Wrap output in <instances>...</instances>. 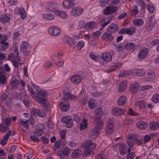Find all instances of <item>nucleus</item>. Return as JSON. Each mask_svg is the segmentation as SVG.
I'll return each instance as SVG.
<instances>
[{"instance_id":"nucleus-1","label":"nucleus","mask_w":159,"mask_h":159,"mask_svg":"<svg viewBox=\"0 0 159 159\" xmlns=\"http://www.w3.org/2000/svg\"><path fill=\"white\" fill-rule=\"evenodd\" d=\"M36 92L37 95V102L39 104H43L47 100V95L48 93L43 89H37Z\"/></svg>"},{"instance_id":"nucleus-2","label":"nucleus","mask_w":159,"mask_h":159,"mask_svg":"<svg viewBox=\"0 0 159 159\" xmlns=\"http://www.w3.org/2000/svg\"><path fill=\"white\" fill-rule=\"evenodd\" d=\"M82 146L85 148L84 154L86 156L93 152V151L89 148L91 147L92 149H94L96 147L95 144H93L92 141L90 139L85 141Z\"/></svg>"},{"instance_id":"nucleus-3","label":"nucleus","mask_w":159,"mask_h":159,"mask_svg":"<svg viewBox=\"0 0 159 159\" xmlns=\"http://www.w3.org/2000/svg\"><path fill=\"white\" fill-rule=\"evenodd\" d=\"M100 123L95 124V126L93 129L90 132L89 136V138L94 139L98 137V132L103 126L102 124V121H101Z\"/></svg>"},{"instance_id":"nucleus-4","label":"nucleus","mask_w":159,"mask_h":159,"mask_svg":"<svg viewBox=\"0 0 159 159\" xmlns=\"http://www.w3.org/2000/svg\"><path fill=\"white\" fill-rule=\"evenodd\" d=\"M114 120L113 118L108 119L107 122V127L106 129V134L108 135L111 134L114 131Z\"/></svg>"},{"instance_id":"nucleus-5","label":"nucleus","mask_w":159,"mask_h":159,"mask_svg":"<svg viewBox=\"0 0 159 159\" xmlns=\"http://www.w3.org/2000/svg\"><path fill=\"white\" fill-rule=\"evenodd\" d=\"M95 115L94 116V119L93 121V124H98L101 121L103 125V121L100 120V118L103 114L102 109L100 108H97L95 109Z\"/></svg>"},{"instance_id":"nucleus-6","label":"nucleus","mask_w":159,"mask_h":159,"mask_svg":"<svg viewBox=\"0 0 159 159\" xmlns=\"http://www.w3.org/2000/svg\"><path fill=\"white\" fill-rule=\"evenodd\" d=\"M20 50L24 55H27L30 51V48L26 41H23L21 43Z\"/></svg>"},{"instance_id":"nucleus-7","label":"nucleus","mask_w":159,"mask_h":159,"mask_svg":"<svg viewBox=\"0 0 159 159\" xmlns=\"http://www.w3.org/2000/svg\"><path fill=\"white\" fill-rule=\"evenodd\" d=\"M62 40L63 43L70 47H72L75 44V42L73 38L68 35H65L63 37Z\"/></svg>"},{"instance_id":"nucleus-8","label":"nucleus","mask_w":159,"mask_h":159,"mask_svg":"<svg viewBox=\"0 0 159 159\" xmlns=\"http://www.w3.org/2000/svg\"><path fill=\"white\" fill-rule=\"evenodd\" d=\"M59 106L60 110L63 111H67L69 109L70 104L66 99H63V102H60Z\"/></svg>"},{"instance_id":"nucleus-9","label":"nucleus","mask_w":159,"mask_h":159,"mask_svg":"<svg viewBox=\"0 0 159 159\" xmlns=\"http://www.w3.org/2000/svg\"><path fill=\"white\" fill-rule=\"evenodd\" d=\"M48 32L51 35L57 36L60 34L61 31L58 28L54 26L49 28L48 30Z\"/></svg>"},{"instance_id":"nucleus-10","label":"nucleus","mask_w":159,"mask_h":159,"mask_svg":"<svg viewBox=\"0 0 159 159\" xmlns=\"http://www.w3.org/2000/svg\"><path fill=\"white\" fill-rule=\"evenodd\" d=\"M58 5L53 2H50L48 3L47 5V8L48 10L49 11L51 12H54L57 10L58 9Z\"/></svg>"},{"instance_id":"nucleus-11","label":"nucleus","mask_w":159,"mask_h":159,"mask_svg":"<svg viewBox=\"0 0 159 159\" xmlns=\"http://www.w3.org/2000/svg\"><path fill=\"white\" fill-rule=\"evenodd\" d=\"M125 111L122 109L116 107L113 108L111 110V113L115 116H120L125 114Z\"/></svg>"},{"instance_id":"nucleus-12","label":"nucleus","mask_w":159,"mask_h":159,"mask_svg":"<svg viewBox=\"0 0 159 159\" xmlns=\"http://www.w3.org/2000/svg\"><path fill=\"white\" fill-rule=\"evenodd\" d=\"M117 7L112 6H108L104 10L103 14L105 15H109L115 12L117 10Z\"/></svg>"},{"instance_id":"nucleus-13","label":"nucleus","mask_w":159,"mask_h":159,"mask_svg":"<svg viewBox=\"0 0 159 159\" xmlns=\"http://www.w3.org/2000/svg\"><path fill=\"white\" fill-rule=\"evenodd\" d=\"M31 113L32 115H37L38 116L41 117H44L45 116V113L44 112H41L40 110L38 109H36L33 108L31 109Z\"/></svg>"},{"instance_id":"nucleus-14","label":"nucleus","mask_w":159,"mask_h":159,"mask_svg":"<svg viewBox=\"0 0 159 159\" xmlns=\"http://www.w3.org/2000/svg\"><path fill=\"white\" fill-rule=\"evenodd\" d=\"M83 9L80 7H75L73 8L71 11L72 15L75 16H78L83 12Z\"/></svg>"},{"instance_id":"nucleus-15","label":"nucleus","mask_w":159,"mask_h":159,"mask_svg":"<svg viewBox=\"0 0 159 159\" xmlns=\"http://www.w3.org/2000/svg\"><path fill=\"white\" fill-rule=\"evenodd\" d=\"M75 4V2L74 0H66L62 3L64 7L66 9H69Z\"/></svg>"},{"instance_id":"nucleus-16","label":"nucleus","mask_w":159,"mask_h":159,"mask_svg":"<svg viewBox=\"0 0 159 159\" xmlns=\"http://www.w3.org/2000/svg\"><path fill=\"white\" fill-rule=\"evenodd\" d=\"M118 30L117 25L114 24H111L107 28V31L111 33H114L117 32Z\"/></svg>"},{"instance_id":"nucleus-17","label":"nucleus","mask_w":159,"mask_h":159,"mask_svg":"<svg viewBox=\"0 0 159 159\" xmlns=\"http://www.w3.org/2000/svg\"><path fill=\"white\" fill-rule=\"evenodd\" d=\"M101 38L102 40L109 42H111L113 40V37L110 32L104 33L102 35Z\"/></svg>"},{"instance_id":"nucleus-18","label":"nucleus","mask_w":159,"mask_h":159,"mask_svg":"<svg viewBox=\"0 0 159 159\" xmlns=\"http://www.w3.org/2000/svg\"><path fill=\"white\" fill-rule=\"evenodd\" d=\"M148 49L146 48L142 49L139 53L138 57L140 59H143L145 58L148 52Z\"/></svg>"},{"instance_id":"nucleus-19","label":"nucleus","mask_w":159,"mask_h":159,"mask_svg":"<svg viewBox=\"0 0 159 159\" xmlns=\"http://www.w3.org/2000/svg\"><path fill=\"white\" fill-rule=\"evenodd\" d=\"M132 74L135 76L140 77L145 74V71L143 69H134L132 71Z\"/></svg>"},{"instance_id":"nucleus-20","label":"nucleus","mask_w":159,"mask_h":159,"mask_svg":"<svg viewBox=\"0 0 159 159\" xmlns=\"http://www.w3.org/2000/svg\"><path fill=\"white\" fill-rule=\"evenodd\" d=\"M71 81L74 84H79L82 80L80 76L78 75H74L70 77Z\"/></svg>"},{"instance_id":"nucleus-21","label":"nucleus","mask_w":159,"mask_h":159,"mask_svg":"<svg viewBox=\"0 0 159 159\" xmlns=\"http://www.w3.org/2000/svg\"><path fill=\"white\" fill-rule=\"evenodd\" d=\"M101 57L103 60L108 62H110L112 59V57L111 54L108 52L103 53L102 54Z\"/></svg>"},{"instance_id":"nucleus-22","label":"nucleus","mask_w":159,"mask_h":159,"mask_svg":"<svg viewBox=\"0 0 159 159\" xmlns=\"http://www.w3.org/2000/svg\"><path fill=\"white\" fill-rule=\"evenodd\" d=\"M0 44V50L2 51H8L9 43L6 41H1Z\"/></svg>"},{"instance_id":"nucleus-23","label":"nucleus","mask_w":159,"mask_h":159,"mask_svg":"<svg viewBox=\"0 0 159 159\" xmlns=\"http://www.w3.org/2000/svg\"><path fill=\"white\" fill-rule=\"evenodd\" d=\"M127 98L125 95H122L118 99L117 104L119 106L124 105L126 102Z\"/></svg>"},{"instance_id":"nucleus-24","label":"nucleus","mask_w":159,"mask_h":159,"mask_svg":"<svg viewBox=\"0 0 159 159\" xmlns=\"http://www.w3.org/2000/svg\"><path fill=\"white\" fill-rule=\"evenodd\" d=\"M127 86V82L125 81H123L119 84L118 89V91L120 92L124 91L126 89Z\"/></svg>"},{"instance_id":"nucleus-25","label":"nucleus","mask_w":159,"mask_h":159,"mask_svg":"<svg viewBox=\"0 0 159 159\" xmlns=\"http://www.w3.org/2000/svg\"><path fill=\"white\" fill-rule=\"evenodd\" d=\"M127 146L124 143H121L120 144L119 151L120 153L122 155H124L126 153V148Z\"/></svg>"},{"instance_id":"nucleus-26","label":"nucleus","mask_w":159,"mask_h":159,"mask_svg":"<svg viewBox=\"0 0 159 159\" xmlns=\"http://www.w3.org/2000/svg\"><path fill=\"white\" fill-rule=\"evenodd\" d=\"M136 126L139 129H144L148 127V125L146 122L141 121L137 123Z\"/></svg>"},{"instance_id":"nucleus-27","label":"nucleus","mask_w":159,"mask_h":159,"mask_svg":"<svg viewBox=\"0 0 159 159\" xmlns=\"http://www.w3.org/2000/svg\"><path fill=\"white\" fill-rule=\"evenodd\" d=\"M54 14L56 16H59L61 18H66L67 16V14L65 12L62 11L57 10L55 12Z\"/></svg>"},{"instance_id":"nucleus-28","label":"nucleus","mask_w":159,"mask_h":159,"mask_svg":"<svg viewBox=\"0 0 159 159\" xmlns=\"http://www.w3.org/2000/svg\"><path fill=\"white\" fill-rule=\"evenodd\" d=\"M155 75L154 72H152L148 73L146 77V81L147 82H152L154 79Z\"/></svg>"},{"instance_id":"nucleus-29","label":"nucleus","mask_w":159,"mask_h":159,"mask_svg":"<svg viewBox=\"0 0 159 159\" xmlns=\"http://www.w3.org/2000/svg\"><path fill=\"white\" fill-rule=\"evenodd\" d=\"M135 47V44L132 42L128 43L125 45L124 48L127 50H134Z\"/></svg>"},{"instance_id":"nucleus-30","label":"nucleus","mask_w":159,"mask_h":159,"mask_svg":"<svg viewBox=\"0 0 159 159\" xmlns=\"http://www.w3.org/2000/svg\"><path fill=\"white\" fill-rule=\"evenodd\" d=\"M0 20L2 23H7L9 22L10 18L5 14L2 15L0 16Z\"/></svg>"},{"instance_id":"nucleus-31","label":"nucleus","mask_w":159,"mask_h":159,"mask_svg":"<svg viewBox=\"0 0 159 159\" xmlns=\"http://www.w3.org/2000/svg\"><path fill=\"white\" fill-rule=\"evenodd\" d=\"M29 120H24L21 119L19 123L20 125H22L24 128H26L27 129H29V124L28 123Z\"/></svg>"},{"instance_id":"nucleus-32","label":"nucleus","mask_w":159,"mask_h":159,"mask_svg":"<svg viewBox=\"0 0 159 159\" xmlns=\"http://www.w3.org/2000/svg\"><path fill=\"white\" fill-rule=\"evenodd\" d=\"M9 129L8 126L5 125L3 123H1L0 125V131L2 133H5L8 131Z\"/></svg>"},{"instance_id":"nucleus-33","label":"nucleus","mask_w":159,"mask_h":159,"mask_svg":"<svg viewBox=\"0 0 159 159\" xmlns=\"http://www.w3.org/2000/svg\"><path fill=\"white\" fill-rule=\"evenodd\" d=\"M96 23L94 22H89L85 24L84 27L85 29H90L95 27Z\"/></svg>"},{"instance_id":"nucleus-34","label":"nucleus","mask_w":159,"mask_h":159,"mask_svg":"<svg viewBox=\"0 0 159 159\" xmlns=\"http://www.w3.org/2000/svg\"><path fill=\"white\" fill-rule=\"evenodd\" d=\"M133 23L135 25L139 26L143 25V21L141 19H136L133 20Z\"/></svg>"},{"instance_id":"nucleus-35","label":"nucleus","mask_w":159,"mask_h":159,"mask_svg":"<svg viewBox=\"0 0 159 159\" xmlns=\"http://www.w3.org/2000/svg\"><path fill=\"white\" fill-rule=\"evenodd\" d=\"M135 105L139 107V108H144L145 107V103L143 101H139L135 102Z\"/></svg>"},{"instance_id":"nucleus-36","label":"nucleus","mask_w":159,"mask_h":159,"mask_svg":"<svg viewBox=\"0 0 159 159\" xmlns=\"http://www.w3.org/2000/svg\"><path fill=\"white\" fill-rule=\"evenodd\" d=\"M19 13L21 18L22 19H24L26 18V15L25 11L24 8L21 7L19 8Z\"/></svg>"},{"instance_id":"nucleus-37","label":"nucleus","mask_w":159,"mask_h":159,"mask_svg":"<svg viewBox=\"0 0 159 159\" xmlns=\"http://www.w3.org/2000/svg\"><path fill=\"white\" fill-rule=\"evenodd\" d=\"M151 101L156 103L159 102V93H156L153 95L151 99Z\"/></svg>"},{"instance_id":"nucleus-38","label":"nucleus","mask_w":159,"mask_h":159,"mask_svg":"<svg viewBox=\"0 0 159 159\" xmlns=\"http://www.w3.org/2000/svg\"><path fill=\"white\" fill-rule=\"evenodd\" d=\"M139 86V84L138 83L133 84L130 86V90L133 92H136L138 90Z\"/></svg>"},{"instance_id":"nucleus-39","label":"nucleus","mask_w":159,"mask_h":159,"mask_svg":"<svg viewBox=\"0 0 159 159\" xmlns=\"http://www.w3.org/2000/svg\"><path fill=\"white\" fill-rule=\"evenodd\" d=\"M43 18L48 20H52L54 18V15L50 13L43 14Z\"/></svg>"},{"instance_id":"nucleus-40","label":"nucleus","mask_w":159,"mask_h":159,"mask_svg":"<svg viewBox=\"0 0 159 159\" xmlns=\"http://www.w3.org/2000/svg\"><path fill=\"white\" fill-rule=\"evenodd\" d=\"M64 98L65 99L68 98H74L75 96L74 95L72 94L69 92H66L64 93Z\"/></svg>"},{"instance_id":"nucleus-41","label":"nucleus","mask_w":159,"mask_h":159,"mask_svg":"<svg viewBox=\"0 0 159 159\" xmlns=\"http://www.w3.org/2000/svg\"><path fill=\"white\" fill-rule=\"evenodd\" d=\"M87 121V120L83 119V121L81 122L80 125V130L84 129L87 128L88 125Z\"/></svg>"},{"instance_id":"nucleus-42","label":"nucleus","mask_w":159,"mask_h":159,"mask_svg":"<svg viewBox=\"0 0 159 159\" xmlns=\"http://www.w3.org/2000/svg\"><path fill=\"white\" fill-rule=\"evenodd\" d=\"M133 8V9L131 11L130 13L132 16H134L137 15L139 12V11L138 10V7L137 5H134Z\"/></svg>"},{"instance_id":"nucleus-43","label":"nucleus","mask_w":159,"mask_h":159,"mask_svg":"<svg viewBox=\"0 0 159 159\" xmlns=\"http://www.w3.org/2000/svg\"><path fill=\"white\" fill-rule=\"evenodd\" d=\"M122 66V64L121 63H117L112 66L111 69L108 71V72H111L115 70H116Z\"/></svg>"},{"instance_id":"nucleus-44","label":"nucleus","mask_w":159,"mask_h":159,"mask_svg":"<svg viewBox=\"0 0 159 159\" xmlns=\"http://www.w3.org/2000/svg\"><path fill=\"white\" fill-rule=\"evenodd\" d=\"M127 34L131 35L135 32L136 28L134 27H130L127 28Z\"/></svg>"},{"instance_id":"nucleus-45","label":"nucleus","mask_w":159,"mask_h":159,"mask_svg":"<svg viewBox=\"0 0 159 159\" xmlns=\"http://www.w3.org/2000/svg\"><path fill=\"white\" fill-rule=\"evenodd\" d=\"M43 133V131L41 129H36L33 132V134L36 136H40Z\"/></svg>"},{"instance_id":"nucleus-46","label":"nucleus","mask_w":159,"mask_h":159,"mask_svg":"<svg viewBox=\"0 0 159 159\" xmlns=\"http://www.w3.org/2000/svg\"><path fill=\"white\" fill-rule=\"evenodd\" d=\"M150 127L151 129L152 130H155L157 127V122H151L150 124Z\"/></svg>"},{"instance_id":"nucleus-47","label":"nucleus","mask_w":159,"mask_h":159,"mask_svg":"<svg viewBox=\"0 0 159 159\" xmlns=\"http://www.w3.org/2000/svg\"><path fill=\"white\" fill-rule=\"evenodd\" d=\"M71 150L68 148H65L62 151V154L64 156H68L70 153Z\"/></svg>"},{"instance_id":"nucleus-48","label":"nucleus","mask_w":159,"mask_h":159,"mask_svg":"<svg viewBox=\"0 0 159 159\" xmlns=\"http://www.w3.org/2000/svg\"><path fill=\"white\" fill-rule=\"evenodd\" d=\"M147 8L148 11L150 13H152L154 10V7L151 3H149L147 5Z\"/></svg>"},{"instance_id":"nucleus-49","label":"nucleus","mask_w":159,"mask_h":159,"mask_svg":"<svg viewBox=\"0 0 159 159\" xmlns=\"http://www.w3.org/2000/svg\"><path fill=\"white\" fill-rule=\"evenodd\" d=\"M101 34V32L100 31H97L93 33L92 35V38L94 40H95L99 37V36Z\"/></svg>"},{"instance_id":"nucleus-50","label":"nucleus","mask_w":159,"mask_h":159,"mask_svg":"<svg viewBox=\"0 0 159 159\" xmlns=\"http://www.w3.org/2000/svg\"><path fill=\"white\" fill-rule=\"evenodd\" d=\"M11 119L9 118H7L5 119L1 123H3L5 125L8 126L11 125Z\"/></svg>"},{"instance_id":"nucleus-51","label":"nucleus","mask_w":159,"mask_h":159,"mask_svg":"<svg viewBox=\"0 0 159 159\" xmlns=\"http://www.w3.org/2000/svg\"><path fill=\"white\" fill-rule=\"evenodd\" d=\"M152 88L151 85H146L143 86H141L139 87V89L141 91H143L144 90L150 89Z\"/></svg>"},{"instance_id":"nucleus-52","label":"nucleus","mask_w":159,"mask_h":159,"mask_svg":"<svg viewBox=\"0 0 159 159\" xmlns=\"http://www.w3.org/2000/svg\"><path fill=\"white\" fill-rule=\"evenodd\" d=\"M40 104L46 109H49L51 106L50 104L48 102H47V101L46 102H45L43 104Z\"/></svg>"},{"instance_id":"nucleus-53","label":"nucleus","mask_w":159,"mask_h":159,"mask_svg":"<svg viewBox=\"0 0 159 159\" xmlns=\"http://www.w3.org/2000/svg\"><path fill=\"white\" fill-rule=\"evenodd\" d=\"M84 43L83 41H79L77 44V46L78 49L79 50H80L82 48L84 47Z\"/></svg>"},{"instance_id":"nucleus-54","label":"nucleus","mask_w":159,"mask_h":159,"mask_svg":"<svg viewBox=\"0 0 159 159\" xmlns=\"http://www.w3.org/2000/svg\"><path fill=\"white\" fill-rule=\"evenodd\" d=\"M72 119L71 117L70 116H66L63 117L61 119L62 122L65 123H66L67 121H69Z\"/></svg>"},{"instance_id":"nucleus-55","label":"nucleus","mask_w":159,"mask_h":159,"mask_svg":"<svg viewBox=\"0 0 159 159\" xmlns=\"http://www.w3.org/2000/svg\"><path fill=\"white\" fill-rule=\"evenodd\" d=\"M109 0H100V5L101 6L104 7L108 3Z\"/></svg>"},{"instance_id":"nucleus-56","label":"nucleus","mask_w":159,"mask_h":159,"mask_svg":"<svg viewBox=\"0 0 159 159\" xmlns=\"http://www.w3.org/2000/svg\"><path fill=\"white\" fill-rule=\"evenodd\" d=\"M105 19H102L100 22V25L102 26V28H104L106 25L110 23L109 21H107L104 22Z\"/></svg>"},{"instance_id":"nucleus-57","label":"nucleus","mask_w":159,"mask_h":159,"mask_svg":"<svg viewBox=\"0 0 159 159\" xmlns=\"http://www.w3.org/2000/svg\"><path fill=\"white\" fill-rule=\"evenodd\" d=\"M7 78L5 75H1L0 76V83L1 84H4L6 81Z\"/></svg>"},{"instance_id":"nucleus-58","label":"nucleus","mask_w":159,"mask_h":159,"mask_svg":"<svg viewBox=\"0 0 159 159\" xmlns=\"http://www.w3.org/2000/svg\"><path fill=\"white\" fill-rule=\"evenodd\" d=\"M73 122L72 119L69 120V121H67L66 123V126L67 128H70L73 125Z\"/></svg>"},{"instance_id":"nucleus-59","label":"nucleus","mask_w":159,"mask_h":159,"mask_svg":"<svg viewBox=\"0 0 159 159\" xmlns=\"http://www.w3.org/2000/svg\"><path fill=\"white\" fill-rule=\"evenodd\" d=\"M14 52L16 55L15 57L17 61H19L20 59L19 58V52H18V48L17 47L15 48Z\"/></svg>"},{"instance_id":"nucleus-60","label":"nucleus","mask_w":159,"mask_h":159,"mask_svg":"<svg viewBox=\"0 0 159 159\" xmlns=\"http://www.w3.org/2000/svg\"><path fill=\"white\" fill-rule=\"evenodd\" d=\"M20 97L22 100L25 99V98H27L28 97L27 95V94L25 92H22L20 93Z\"/></svg>"},{"instance_id":"nucleus-61","label":"nucleus","mask_w":159,"mask_h":159,"mask_svg":"<svg viewBox=\"0 0 159 159\" xmlns=\"http://www.w3.org/2000/svg\"><path fill=\"white\" fill-rule=\"evenodd\" d=\"M88 105L90 108L92 109L95 108V104L92 101L89 100L88 102Z\"/></svg>"},{"instance_id":"nucleus-62","label":"nucleus","mask_w":159,"mask_h":159,"mask_svg":"<svg viewBox=\"0 0 159 159\" xmlns=\"http://www.w3.org/2000/svg\"><path fill=\"white\" fill-rule=\"evenodd\" d=\"M127 28H123L120 29L118 33L119 34H127Z\"/></svg>"},{"instance_id":"nucleus-63","label":"nucleus","mask_w":159,"mask_h":159,"mask_svg":"<svg viewBox=\"0 0 159 159\" xmlns=\"http://www.w3.org/2000/svg\"><path fill=\"white\" fill-rule=\"evenodd\" d=\"M61 144V141L60 140H58L56 141L54 143V148L56 149L59 148Z\"/></svg>"},{"instance_id":"nucleus-64","label":"nucleus","mask_w":159,"mask_h":159,"mask_svg":"<svg viewBox=\"0 0 159 159\" xmlns=\"http://www.w3.org/2000/svg\"><path fill=\"white\" fill-rule=\"evenodd\" d=\"M150 44L152 46H154L159 44V39H156L152 41Z\"/></svg>"}]
</instances>
